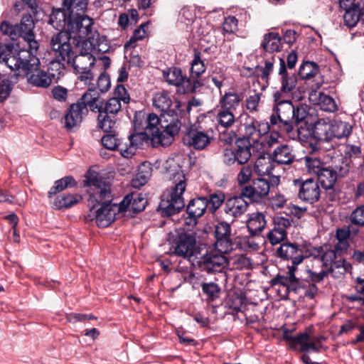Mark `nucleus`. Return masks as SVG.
Segmentation results:
<instances>
[{"label":"nucleus","mask_w":364,"mask_h":364,"mask_svg":"<svg viewBox=\"0 0 364 364\" xmlns=\"http://www.w3.org/2000/svg\"><path fill=\"white\" fill-rule=\"evenodd\" d=\"M114 129L115 128H113L111 132H107V134H105L101 139L102 146L105 149L112 151H115L116 148L117 147V144L119 140L117 135L114 134Z\"/></svg>","instance_id":"nucleus-60"},{"label":"nucleus","mask_w":364,"mask_h":364,"mask_svg":"<svg viewBox=\"0 0 364 364\" xmlns=\"http://www.w3.org/2000/svg\"><path fill=\"white\" fill-rule=\"evenodd\" d=\"M206 201V196H197L188 201L186 206L187 216L184 218L185 225L193 228L197 225L198 219L207 210Z\"/></svg>","instance_id":"nucleus-17"},{"label":"nucleus","mask_w":364,"mask_h":364,"mask_svg":"<svg viewBox=\"0 0 364 364\" xmlns=\"http://www.w3.org/2000/svg\"><path fill=\"white\" fill-rule=\"evenodd\" d=\"M246 199V196L242 195V190L239 196L227 198L223 206L225 214L231 218L240 217L247 211L249 206L250 201H247Z\"/></svg>","instance_id":"nucleus-20"},{"label":"nucleus","mask_w":364,"mask_h":364,"mask_svg":"<svg viewBox=\"0 0 364 364\" xmlns=\"http://www.w3.org/2000/svg\"><path fill=\"white\" fill-rule=\"evenodd\" d=\"M219 105L220 107L235 111L240 106L244 96L242 92H237L232 90L220 95Z\"/></svg>","instance_id":"nucleus-34"},{"label":"nucleus","mask_w":364,"mask_h":364,"mask_svg":"<svg viewBox=\"0 0 364 364\" xmlns=\"http://www.w3.org/2000/svg\"><path fill=\"white\" fill-rule=\"evenodd\" d=\"M88 113V109L84 105L73 103L70 105L64 117V127L68 131L80 127L84 117Z\"/></svg>","instance_id":"nucleus-23"},{"label":"nucleus","mask_w":364,"mask_h":364,"mask_svg":"<svg viewBox=\"0 0 364 364\" xmlns=\"http://www.w3.org/2000/svg\"><path fill=\"white\" fill-rule=\"evenodd\" d=\"M273 161L272 156H260L255 162L254 169L255 173L259 176L264 175H268L269 176L274 168Z\"/></svg>","instance_id":"nucleus-40"},{"label":"nucleus","mask_w":364,"mask_h":364,"mask_svg":"<svg viewBox=\"0 0 364 364\" xmlns=\"http://www.w3.org/2000/svg\"><path fill=\"white\" fill-rule=\"evenodd\" d=\"M50 46L54 57L67 63L68 65L71 63L77 53L75 40L67 32L59 31L53 35L50 38Z\"/></svg>","instance_id":"nucleus-6"},{"label":"nucleus","mask_w":364,"mask_h":364,"mask_svg":"<svg viewBox=\"0 0 364 364\" xmlns=\"http://www.w3.org/2000/svg\"><path fill=\"white\" fill-rule=\"evenodd\" d=\"M298 198L302 201L314 204L318 202L321 197V188L317 181L307 178L304 181L298 180Z\"/></svg>","instance_id":"nucleus-18"},{"label":"nucleus","mask_w":364,"mask_h":364,"mask_svg":"<svg viewBox=\"0 0 364 364\" xmlns=\"http://www.w3.org/2000/svg\"><path fill=\"white\" fill-rule=\"evenodd\" d=\"M279 183L280 178L277 176H269L268 178L259 176L252 180V184L242 188V195L246 196L250 202H258L267 197Z\"/></svg>","instance_id":"nucleus-5"},{"label":"nucleus","mask_w":364,"mask_h":364,"mask_svg":"<svg viewBox=\"0 0 364 364\" xmlns=\"http://www.w3.org/2000/svg\"><path fill=\"white\" fill-rule=\"evenodd\" d=\"M172 186L162 196L159 208L161 215L171 217L181 211L185 207L183 195L187 186V178L182 170L174 173L171 178Z\"/></svg>","instance_id":"nucleus-2"},{"label":"nucleus","mask_w":364,"mask_h":364,"mask_svg":"<svg viewBox=\"0 0 364 364\" xmlns=\"http://www.w3.org/2000/svg\"><path fill=\"white\" fill-rule=\"evenodd\" d=\"M216 120L219 126L228 129L234 124L235 117L232 110L221 107L220 109L218 111Z\"/></svg>","instance_id":"nucleus-47"},{"label":"nucleus","mask_w":364,"mask_h":364,"mask_svg":"<svg viewBox=\"0 0 364 364\" xmlns=\"http://www.w3.org/2000/svg\"><path fill=\"white\" fill-rule=\"evenodd\" d=\"M82 46L85 51H81L79 54L77 52L71 63L69 65L76 71L91 68V67L94 66L95 62V58L88 47L83 46L82 45Z\"/></svg>","instance_id":"nucleus-31"},{"label":"nucleus","mask_w":364,"mask_h":364,"mask_svg":"<svg viewBox=\"0 0 364 364\" xmlns=\"http://www.w3.org/2000/svg\"><path fill=\"white\" fill-rule=\"evenodd\" d=\"M294 116L293 121V130L291 133V136L290 138L294 139L297 136L300 140H303V138L305 137V134H303L299 129L297 127V125L304 122L307 117L309 116V112L307 110L306 106L304 105L299 104L296 107H294Z\"/></svg>","instance_id":"nucleus-36"},{"label":"nucleus","mask_w":364,"mask_h":364,"mask_svg":"<svg viewBox=\"0 0 364 364\" xmlns=\"http://www.w3.org/2000/svg\"><path fill=\"white\" fill-rule=\"evenodd\" d=\"M154 107L160 111L164 127L166 129V133L171 136L178 134L181 127V118L186 114V110L191 109V105L183 104L179 100L173 102L168 94L165 92H158L153 97Z\"/></svg>","instance_id":"nucleus-1"},{"label":"nucleus","mask_w":364,"mask_h":364,"mask_svg":"<svg viewBox=\"0 0 364 364\" xmlns=\"http://www.w3.org/2000/svg\"><path fill=\"white\" fill-rule=\"evenodd\" d=\"M164 77L166 81L178 88V91L183 94L196 93V87L199 85L196 81L191 84L186 75H183L182 70L178 67H171L167 71H164Z\"/></svg>","instance_id":"nucleus-14"},{"label":"nucleus","mask_w":364,"mask_h":364,"mask_svg":"<svg viewBox=\"0 0 364 364\" xmlns=\"http://www.w3.org/2000/svg\"><path fill=\"white\" fill-rule=\"evenodd\" d=\"M100 93L97 90V88L92 85L89 87L86 92L83 94L80 99L77 102L80 105H84L86 109L87 106L95 101H99Z\"/></svg>","instance_id":"nucleus-55"},{"label":"nucleus","mask_w":364,"mask_h":364,"mask_svg":"<svg viewBox=\"0 0 364 364\" xmlns=\"http://www.w3.org/2000/svg\"><path fill=\"white\" fill-rule=\"evenodd\" d=\"M319 74L318 65L313 61H305L299 68L298 75L302 80H311Z\"/></svg>","instance_id":"nucleus-43"},{"label":"nucleus","mask_w":364,"mask_h":364,"mask_svg":"<svg viewBox=\"0 0 364 364\" xmlns=\"http://www.w3.org/2000/svg\"><path fill=\"white\" fill-rule=\"evenodd\" d=\"M231 228L229 223L220 222L215 227L214 235L215 237V246L228 252L232 249V244L230 239Z\"/></svg>","instance_id":"nucleus-25"},{"label":"nucleus","mask_w":364,"mask_h":364,"mask_svg":"<svg viewBox=\"0 0 364 364\" xmlns=\"http://www.w3.org/2000/svg\"><path fill=\"white\" fill-rule=\"evenodd\" d=\"M83 182L84 187L87 188L88 207L108 205L112 202V183L109 178L89 169L85 175Z\"/></svg>","instance_id":"nucleus-3"},{"label":"nucleus","mask_w":364,"mask_h":364,"mask_svg":"<svg viewBox=\"0 0 364 364\" xmlns=\"http://www.w3.org/2000/svg\"><path fill=\"white\" fill-rule=\"evenodd\" d=\"M71 18L73 17L67 12V9L62 6L61 8L53 9L49 17L48 23L58 31H65Z\"/></svg>","instance_id":"nucleus-30"},{"label":"nucleus","mask_w":364,"mask_h":364,"mask_svg":"<svg viewBox=\"0 0 364 364\" xmlns=\"http://www.w3.org/2000/svg\"><path fill=\"white\" fill-rule=\"evenodd\" d=\"M162 119H164L160 115V117L154 113L149 114L145 120L144 130L149 133L152 140H157V141L163 146L170 145L174 139L175 136L171 137L168 133H166V129L162 124Z\"/></svg>","instance_id":"nucleus-9"},{"label":"nucleus","mask_w":364,"mask_h":364,"mask_svg":"<svg viewBox=\"0 0 364 364\" xmlns=\"http://www.w3.org/2000/svg\"><path fill=\"white\" fill-rule=\"evenodd\" d=\"M18 30H20V37L31 38L34 36L33 28L34 21L31 14L23 15L21 22L17 23Z\"/></svg>","instance_id":"nucleus-46"},{"label":"nucleus","mask_w":364,"mask_h":364,"mask_svg":"<svg viewBox=\"0 0 364 364\" xmlns=\"http://www.w3.org/2000/svg\"><path fill=\"white\" fill-rule=\"evenodd\" d=\"M89 218L95 220L98 227H108L114 221L117 215V204L108 203L89 207Z\"/></svg>","instance_id":"nucleus-16"},{"label":"nucleus","mask_w":364,"mask_h":364,"mask_svg":"<svg viewBox=\"0 0 364 364\" xmlns=\"http://www.w3.org/2000/svg\"><path fill=\"white\" fill-rule=\"evenodd\" d=\"M67 66H70L65 62L60 60L58 58L54 57V59L51 60L48 65V75L52 78L59 79L61 76H63Z\"/></svg>","instance_id":"nucleus-50"},{"label":"nucleus","mask_w":364,"mask_h":364,"mask_svg":"<svg viewBox=\"0 0 364 364\" xmlns=\"http://www.w3.org/2000/svg\"><path fill=\"white\" fill-rule=\"evenodd\" d=\"M81 197L77 194L63 193L58 196L52 203V208L55 210L68 209L77 204Z\"/></svg>","instance_id":"nucleus-37"},{"label":"nucleus","mask_w":364,"mask_h":364,"mask_svg":"<svg viewBox=\"0 0 364 364\" xmlns=\"http://www.w3.org/2000/svg\"><path fill=\"white\" fill-rule=\"evenodd\" d=\"M252 142L247 137H240L235 141V155L237 163L244 165L248 162L251 157Z\"/></svg>","instance_id":"nucleus-32"},{"label":"nucleus","mask_w":364,"mask_h":364,"mask_svg":"<svg viewBox=\"0 0 364 364\" xmlns=\"http://www.w3.org/2000/svg\"><path fill=\"white\" fill-rule=\"evenodd\" d=\"M151 139V135L146 131L130 134L128 136L129 143L134 147V153L138 148H141L144 143H148Z\"/></svg>","instance_id":"nucleus-54"},{"label":"nucleus","mask_w":364,"mask_h":364,"mask_svg":"<svg viewBox=\"0 0 364 364\" xmlns=\"http://www.w3.org/2000/svg\"><path fill=\"white\" fill-rule=\"evenodd\" d=\"M309 134L315 140V144L331 141L333 139L331 121L326 122L324 119L317 121L312 130L309 131Z\"/></svg>","instance_id":"nucleus-27"},{"label":"nucleus","mask_w":364,"mask_h":364,"mask_svg":"<svg viewBox=\"0 0 364 364\" xmlns=\"http://www.w3.org/2000/svg\"><path fill=\"white\" fill-rule=\"evenodd\" d=\"M297 267L288 266V271L286 275L277 274L272 279V286L279 284L287 287L288 291L296 292L300 288H304V281L295 276Z\"/></svg>","instance_id":"nucleus-21"},{"label":"nucleus","mask_w":364,"mask_h":364,"mask_svg":"<svg viewBox=\"0 0 364 364\" xmlns=\"http://www.w3.org/2000/svg\"><path fill=\"white\" fill-rule=\"evenodd\" d=\"M265 216L259 212L253 213L250 215L246 222V225L250 233V237H245L241 239L240 243L244 248H250L253 250L259 249V245L252 237L259 236L266 226Z\"/></svg>","instance_id":"nucleus-11"},{"label":"nucleus","mask_w":364,"mask_h":364,"mask_svg":"<svg viewBox=\"0 0 364 364\" xmlns=\"http://www.w3.org/2000/svg\"><path fill=\"white\" fill-rule=\"evenodd\" d=\"M245 136L250 139V141L252 142H257L259 140V136H257V120L255 119H250L249 121L244 124Z\"/></svg>","instance_id":"nucleus-58"},{"label":"nucleus","mask_w":364,"mask_h":364,"mask_svg":"<svg viewBox=\"0 0 364 364\" xmlns=\"http://www.w3.org/2000/svg\"><path fill=\"white\" fill-rule=\"evenodd\" d=\"M93 20L87 16L80 14L75 16L70 19L68 28L65 32L74 34V38L90 39L93 36L92 33Z\"/></svg>","instance_id":"nucleus-15"},{"label":"nucleus","mask_w":364,"mask_h":364,"mask_svg":"<svg viewBox=\"0 0 364 364\" xmlns=\"http://www.w3.org/2000/svg\"><path fill=\"white\" fill-rule=\"evenodd\" d=\"M272 156L273 161L279 164H291L295 159L291 147L287 144L278 146L274 150Z\"/></svg>","instance_id":"nucleus-35"},{"label":"nucleus","mask_w":364,"mask_h":364,"mask_svg":"<svg viewBox=\"0 0 364 364\" xmlns=\"http://www.w3.org/2000/svg\"><path fill=\"white\" fill-rule=\"evenodd\" d=\"M362 16L363 14L359 6L353 4L352 7L346 10L343 16L345 25L350 28L355 26Z\"/></svg>","instance_id":"nucleus-48"},{"label":"nucleus","mask_w":364,"mask_h":364,"mask_svg":"<svg viewBox=\"0 0 364 364\" xmlns=\"http://www.w3.org/2000/svg\"><path fill=\"white\" fill-rule=\"evenodd\" d=\"M333 139L348 137L352 133L353 126L347 122L334 119L331 121Z\"/></svg>","instance_id":"nucleus-42"},{"label":"nucleus","mask_w":364,"mask_h":364,"mask_svg":"<svg viewBox=\"0 0 364 364\" xmlns=\"http://www.w3.org/2000/svg\"><path fill=\"white\" fill-rule=\"evenodd\" d=\"M303 159L309 173L316 176L325 167V164L317 158L305 156Z\"/></svg>","instance_id":"nucleus-57"},{"label":"nucleus","mask_w":364,"mask_h":364,"mask_svg":"<svg viewBox=\"0 0 364 364\" xmlns=\"http://www.w3.org/2000/svg\"><path fill=\"white\" fill-rule=\"evenodd\" d=\"M200 287L208 302L214 301L219 298L221 289L218 284L213 282H202Z\"/></svg>","instance_id":"nucleus-49"},{"label":"nucleus","mask_w":364,"mask_h":364,"mask_svg":"<svg viewBox=\"0 0 364 364\" xmlns=\"http://www.w3.org/2000/svg\"><path fill=\"white\" fill-rule=\"evenodd\" d=\"M350 223L364 226V205L357 207L350 215Z\"/></svg>","instance_id":"nucleus-64"},{"label":"nucleus","mask_w":364,"mask_h":364,"mask_svg":"<svg viewBox=\"0 0 364 364\" xmlns=\"http://www.w3.org/2000/svg\"><path fill=\"white\" fill-rule=\"evenodd\" d=\"M0 31L3 35L7 36L14 41L20 37V30L16 24H12L7 21H3L0 24Z\"/></svg>","instance_id":"nucleus-56"},{"label":"nucleus","mask_w":364,"mask_h":364,"mask_svg":"<svg viewBox=\"0 0 364 364\" xmlns=\"http://www.w3.org/2000/svg\"><path fill=\"white\" fill-rule=\"evenodd\" d=\"M317 181L321 187L328 191V198L330 201L336 200V194L335 193V184L337 181V172L329 167L325 166L316 175Z\"/></svg>","instance_id":"nucleus-24"},{"label":"nucleus","mask_w":364,"mask_h":364,"mask_svg":"<svg viewBox=\"0 0 364 364\" xmlns=\"http://www.w3.org/2000/svg\"><path fill=\"white\" fill-rule=\"evenodd\" d=\"M117 147L115 151H118L120 154L124 158H130L134 153V147L129 143L128 139L126 141H123L122 139H119L117 142Z\"/></svg>","instance_id":"nucleus-63"},{"label":"nucleus","mask_w":364,"mask_h":364,"mask_svg":"<svg viewBox=\"0 0 364 364\" xmlns=\"http://www.w3.org/2000/svg\"><path fill=\"white\" fill-rule=\"evenodd\" d=\"M282 38L278 33L270 32L264 36L262 48L268 53L278 52L281 48Z\"/></svg>","instance_id":"nucleus-39"},{"label":"nucleus","mask_w":364,"mask_h":364,"mask_svg":"<svg viewBox=\"0 0 364 364\" xmlns=\"http://www.w3.org/2000/svg\"><path fill=\"white\" fill-rule=\"evenodd\" d=\"M132 210L133 213H137L144 210L147 200L143 196L141 193H132Z\"/></svg>","instance_id":"nucleus-62"},{"label":"nucleus","mask_w":364,"mask_h":364,"mask_svg":"<svg viewBox=\"0 0 364 364\" xmlns=\"http://www.w3.org/2000/svg\"><path fill=\"white\" fill-rule=\"evenodd\" d=\"M283 339L288 343L290 348L295 350L299 344L306 338L305 331L294 336L292 331L284 329L282 333Z\"/></svg>","instance_id":"nucleus-52"},{"label":"nucleus","mask_w":364,"mask_h":364,"mask_svg":"<svg viewBox=\"0 0 364 364\" xmlns=\"http://www.w3.org/2000/svg\"><path fill=\"white\" fill-rule=\"evenodd\" d=\"M323 266L325 267L333 277H338L340 275H344L351 268L350 263L347 262L342 255H338L332 261L325 262L321 261Z\"/></svg>","instance_id":"nucleus-33"},{"label":"nucleus","mask_w":364,"mask_h":364,"mask_svg":"<svg viewBox=\"0 0 364 364\" xmlns=\"http://www.w3.org/2000/svg\"><path fill=\"white\" fill-rule=\"evenodd\" d=\"M151 173V168L146 163H142L138 169L136 177L132 181V185L134 188H139L145 185L149 179Z\"/></svg>","instance_id":"nucleus-45"},{"label":"nucleus","mask_w":364,"mask_h":364,"mask_svg":"<svg viewBox=\"0 0 364 364\" xmlns=\"http://www.w3.org/2000/svg\"><path fill=\"white\" fill-rule=\"evenodd\" d=\"M88 0H63L62 6L72 17L82 14L87 10Z\"/></svg>","instance_id":"nucleus-41"},{"label":"nucleus","mask_w":364,"mask_h":364,"mask_svg":"<svg viewBox=\"0 0 364 364\" xmlns=\"http://www.w3.org/2000/svg\"><path fill=\"white\" fill-rule=\"evenodd\" d=\"M122 105L117 98H109L104 104V112L97 116V127L105 132H111L116 127L117 114L121 110Z\"/></svg>","instance_id":"nucleus-10"},{"label":"nucleus","mask_w":364,"mask_h":364,"mask_svg":"<svg viewBox=\"0 0 364 364\" xmlns=\"http://www.w3.org/2000/svg\"><path fill=\"white\" fill-rule=\"evenodd\" d=\"M278 60L279 61L278 76L281 86L279 90L277 92H279L282 95V94H289L296 88L298 80L297 75L287 69L284 59L278 58Z\"/></svg>","instance_id":"nucleus-22"},{"label":"nucleus","mask_w":364,"mask_h":364,"mask_svg":"<svg viewBox=\"0 0 364 364\" xmlns=\"http://www.w3.org/2000/svg\"><path fill=\"white\" fill-rule=\"evenodd\" d=\"M40 66L39 59L36 56H33L23 75L33 86L46 88L52 83V79L46 71L41 69Z\"/></svg>","instance_id":"nucleus-13"},{"label":"nucleus","mask_w":364,"mask_h":364,"mask_svg":"<svg viewBox=\"0 0 364 364\" xmlns=\"http://www.w3.org/2000/svg\"><path fill=\"white\" fill-rule=\"evenodd\" d=\"M212 139L213 137L209 130L205 131L195 124L186 128L182 141L186 146L197 151H202L211 144Z\"/></svg>","instance_id":"nucleus-8"},{"label":"nucleus","mask_w":364,"mask_h":364,"mask_svg":"<svg viewBox=\"0 0 364 364\" xmlns=\"http://www.w3.org/2000/svg\"><path fill=\"white\" fill-rule=\"evenodd\" d=\"M82 46L88 47L91 52L95 50L98 52L104 53L109 50V46L107 44L103 45V43L100 41L98 38H95V36H93L90 39L84 40L82 41Z\"/></svg>","instance_id":"nucleus-59"},{"label":"nucleus","mask_w":364,"mask_h":364,"mask_svg":"<svg viewBox=\"0 0 364 364\" xmlns=\"http://www.w3.org/2000/svg\"><path fill=\"white\" fill-rule=\"evenodd\" d=\"M170 243L176 255L189 258L196 255V238L193 233L181 231L172 235Z\"/></svg>","instance_id":"nucleus-7"},{"label":"nucleus","mask_w":364,"mask_h":364,"mask_svg":"<svg viewBox=\"0 0 364 364\" xmlns=\"http://www.w3.org/2000/svg\"><path fill=\"white\" fill-rule=\"evenodd\" d=\"M349 247L348 241L338 240V242L335 245L333 249L327 250L323 251L322 248L312 250L311 256L314 257H320L321 261H325V262L332 261L335 259L338 255H342L343 252L346 251Z\"/></svg>","instance_id":"nucleus-29"},{"label":"nucleus","mask_w":364,"mask_h":364,"mask_svg":"<svg viewBox=\"0 0 364 364\" xmlns=\"http://www.w3.org/2000/svg\"><path fill=\"white\" fill-rule=\"evenodd\" d=\"M244 305V298L237 294L229 295L225 301V307L232 310L231 314L241 311Z\"/></svg>","instance_id":"nucleus-53"},{"label":"nucleus","mask_w":364,"mask_h":364,"mask_svg":"<svg viewBox=\"0 0 364 364\" xmlns=\"http://www.w3.org/2000/svg\"><path fill=\"white\" fill-rule=\"evenodd\" d=\"M274 99L275 105L269 117L271 124L274 129L276 127L279 132L286 133L290 137L292 136L294 106L291 100H282L279 92H274Z\"/></svg>","instance_id":"nucleus-4"},{"label":"nucleus","mask_w":364,"mask_h":364,"mask_svg":"<svg viewBox=\"0 0 364 364\" xmlns=\"http://www.w3.org/2000/svg\"><path fill=\"white\" fill-rule=\"evenodd\" d=\"M291 222L292 220L287 218L276 216L273 218V229L282 234L287 233V230L291 226Z\"/></svg>","instance_id":"nucleus-61"},{"label":"nucleus","mask_w":364,"mask_h":364,"mask_svg":"<svg viewBox=\"0 0 364 364\" xmlns=\"http://www.w3.org/2000/svg\"><path fill=\"white\" fill-rule=\"evenodd\" d=\"M276 58L273 55L269 56L265 55L264 60V66L257 65L255 69L261 71L260 77L262 80L268 82L269 75L273 71L274 64L275 63Z\"/></svg>","instance_id":"nucleus-51"},{"label":"nucleus","mask_w":364,"mask_h":364,"mask_svg":"<svg viewBox=\"0 0 364 364\" xmlns=\"http://www.w3.org/2000/svg\"><path fill=\"white\" fill-rule=\"evenodd\" d=\"M276 253L278 257L284 260L291 261V266L294 267H297L306 257H308V255H304V250L301 246L295 242H289L282 243ZM311 254L309 256H311Z\"/></svg>","instance_id":"nucleus-19"},{"label":"nucleus","mask_w":364,"mask_h":364,"mask_svg":"<svg viewBox=\"0 0 364 364\" xmlns=\"http://www.w3.org/2000/svg\"><path fill=\"white\" fill-rule=\"evenodd\" d=\"M223 250L219 251L210 250L200 257L197 266L201 272L207 274L221 272L227 264V258L222 254Z\"/></svg>","instance_id":"nucleus-12"},{"label":"nucleus","mask_w":364,"mask_h":364,"mask_svg":"<svg viewBox=\"0 0 364 364\" xmlns=\"http://www.w3.org/2000/svg\"><path fill=\"white\" fill-rule=\"evenodd\" d=\"M33 56L28 51L19 50L16 55L11 53L4 62L11 70L18 71L16 75H21Z\"/></svg>","instance_id":"nucleus-28"},{"label":"nucleus","mask_w":364,"mask_h":364,"mask_svg":"<svg viewBox=\"0 0 364 364\" xmlns=\"http://www.w3.org/2000/svg\"><path fill=\"white\" fill-rule=\"evenodd\" d=\"M311 100L314 102V103L323 111L334 112L338 109V107L334 99L323 92H319L318 95L311 96Z\"/></svg>","instance_id":"nucleus-38"},{"label":"nucleus","mask_w":364,"mask_h":364,"mask_svg":"<svg viewBox=\"0 0 364 364\" xmlns=\"http://www.w3.org/2000/svg\"><path fill=\"white\" fill-rule=\"evenodd\" d=\"M190 76L188 77L191 83L193 84L194 82H198L199 85L196 87V92L200 90L203 85V82L200 79V76L206 70V65L202 60L201 53L199 50L194 49L193 58L191 63Z\"/></svg>","instance_id":"nucleus-26"},{"label":"nucleus","mask_w":364,"mask_h":364,"mask_svg":"<svg viewBox=\"0 0 364 364\" xmlns=\"http://www.w3.org/2000/svg\"><path fill=\"white\" fill-rule=\"evenodd\" d=\"M207 210L211 214H214L226 200L224 193L218 191L206 196Z\"/></svg>","instance_id":"nucleus-44"}]
</instances>
